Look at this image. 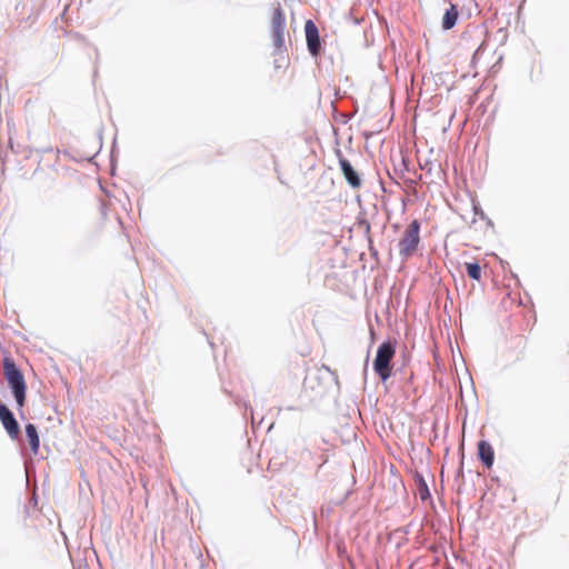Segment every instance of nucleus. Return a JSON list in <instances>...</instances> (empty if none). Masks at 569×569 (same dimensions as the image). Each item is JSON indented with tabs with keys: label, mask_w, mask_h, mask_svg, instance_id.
<instances>
[{
	"label": "nucleus",
	"mask_w": 569,
	"mask_h": 569,
	"mask_svg": "<svg viewBox=\"0 0 569 569\" xmlns=\"http://www.w3.org/2000/svg\"><path fill=\"white\" fill-rule=\"evenodd\" d=\"M270 31L273 47L279 54V59L277 61L281 63L288 62V58L283 54V52L286 48V38L289 37V34L286 29L284 11L279 2L273 6L271 11Z\"/></svg>",
	"instance_id": "obj_1"
},
{
	"label": "nucleus",
	"mask_w": 569,
	"mask_h": 569,
	"mask_svg": "<svg viewBox=\"0 0 569 569\" xmlns=\"http://www.w3.org/2000/svg\"><path fill=\"white\" fill-rule=\"evenodd\" d=\"M3 375L12 390L18 407L22 408L26 403L27 383L22 372L11 357H4L3 359Z\"/></svg>",
	"instance_id": "obj_2"
},
{
	"label": "nucleus",
	"mask_w": 569,
	"mask_h": 569,
	"mask_svg": "<svg viewBox=\"0 0 569 569\" xmlns=\"http://www.w3.org/2000/svg\"><path fill=\"white\" fill-rule=\"evenodd\" d=\"M396 355V345L391 341L382 342L377 350V356L373 361V369L382 381H386L391 376V360Z\"/></svg>",
	"instance_id": "obj_3"
},
{
	"label": "nucleus",
	"mask_w": 569,
	"mask_h": 569,
	"mask_svg": "<svg viewBox=\"0 0 569 569\" xmlns=\"http://www.w3.org/2000/svg\"><path fill=\"white\" fill-rule=\"evenodd\" d=\"M420 242V223L411 221L399 240V254L403 258L411 257L418 249Z\"/></svg>",
	"instance_id": "obj_4"
},
{
	"label": "nucleus",
	"mask_w": 569,
	"mask_h": 569,
	"mask_svg": "<svg viewBox=\"0 0 569 569\" xmlns=\"http://www.w3.org/2000/svg\"><path fill=\"white\" fill-rule=\"evenodd\" d=\"M305 32H306V40L308 50L312 56H318L320 52V38H319V31L317 26L313 21L308 20L305 23Z\"/></svg>",
	"instance_id": "obj_5"
},
{
	"label": "nucleus",
	"mask_w": 569,
	"mask_h": 569,
	"mask_svg": "<svg viewBox=\"0 0 569 569\" xmlns=\"http://www.w3.org/2000/svg\"><path fill=\"white\" fill-rule=\"evenodd\" d=\"M0 420L10 438L13 440L18 439L20 431L19 425L16 418L13 417V413L4 405H0Z\"/></svg>",
	"instance_id": "obj_6"
},
{
	"label": "nucleus",
	"mask_w": 569,
	"mask_h": 569,
	"mask_svg": "<svg viewBox=\"0 0 569 569\" xmlns=\"http://www.w3.org/2000/svg\"><path fill=\"white\" fill-rule=\"evenodd\" d=\"M339 154H341L339 152ZM339 164L341 168V171L347 180V182L350 184V187L357 189L361 186V179L358 174V172L353 169L349 160L340 156L339 158Z\"/></svg>",
	"instance_id": "obj_7"
},
{
	"label": "nucleus",
	"mask_w": 569,
	"mask_h": 569,
	"mask_svg": "<svg viewBox=\"0 0 569 569\" xmlns=\"http://www.w3.org/2000/svg\"><path fill=\"white\" fill-rule=\"evenodd\" d=\"M477 447H478V456H479L480 460L482 461V463L488 469L491 468L493 465V460H495V452H493L492 446L486 440H480L478 442Z\"/></svg>",
	"instance_id": "obj_8"
},
{
	"label": "nucleus",
	"mask_w": 569,
	"mask_h": 569,
	"mask_svg": "<svg viewBox=\"0 0 569 569\" xmlns=\"http://www.w3.org/2000/svg\"><path fill=\"white\" fill-rule=\"evenodd\" d=\"M26 435H27L31 451L34 455H37L39 452V448H40V439H39V435H38L36 426L32 423L26 425Z\"/></svg>",
	"instance_id": "obj_9"
},
{
	"label": "nucleus",
	"mask_w": 569,
	"mask_h": 569,
	"mask_svg": "<svg viewBox=\"0 0 569 569\" xmlns=\"http://www.w3.org/2000/svg\"><path fill=\"white\" fill-rule=\"evenodd\" d=\"M459 17L457 6L451 3L442 18V28L449 30L455 27Z\"/></svg>",
	"instance_id": "obj_10"
},
{
	"label": "nucleus",
	"mask_w": 569,
	"mask_h": 569,
	"mask_svg": "<svg viewBox=\"0 0 569 569\" xmlns=\"http://www.w3.org/2000/svg\"><path fill=\"white\" fill-rule=\"evenodd\" d=\"M465 267L469 278L477 281L481 279V267L478 262H466Z\"/></svg>",
	"instance_id": "obj_11"
},
{
	"label": "nucleus",
	"mask_w": 569,
	"mask_h": 569,
	"mask_svg": "<svg viewBox=\"0 0 569 569\" xmlns=\"http://www.w3.org/2000/svg\"><path fill=\"white\" fill-rule=\"evenodd\" d=\"M420 497L422 500H425L427 497H429V490L426 485L423 486L422 489H420Z\"/></svg>",
	"instance_id": "obj_12"
}]
</instances>
